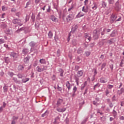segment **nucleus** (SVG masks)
<instances>
[{
	"mask_svg": "<svg viewBox=\"0 0 124 124\" xmlns=\"http://www.w3.org/2000/svg\"><path fill=\"white\" fill-rule=\"evenodd\" d=\"M124 93V88H122L120 90V93H119V94H122V93Z\"/></svg>",
	"mask_w": 124,
	"mask_h": 124,
	"instance_id": "nucleus-64",
	"label": "nucleus"
},
{
	"mask_svg": "<svg viewBox=\"0 0 124 124\" xmlns=\"http://www.w3.org/2000/svg\"><path fill=\"white\" fill-rule=\"evenodd\" d=\"M29 45L31 47H34V46H35V45H36V43H35V42H34L33 41H31V42H30L29 43Z\"/></svg>",
	"mask_w": 124,
	"mask_h": 124,
	"instance_id": "nucleus-30",
	"label": "nucleus"
},
{
	"mask_svg": "<svg viewBox=\"0 0 124 124\" xmlns=\"http://www.w3.org/2000/svg\"><path fill=\"white\" fill-rule=\"evenodd\" d=\"M0 27L1 29H6L7 28V24L5 23L1 22L0 24Z\"/></svg>",
	"mask_w": 124,
	"mask_h": 124,
	"instance_id": "nucleus-13",
	"label": "nucleus"
},
{
	"mask_svg": "<svg viewBox=\"0 0 124 124\" xmlns=\"http://www.w3.org/2000/svg\"><path fill=\"white\" fill-rule=\"evenodd\" d=\"M75 17V14L73 13V12L70 13L69 15H68L66 18V20L67 22H70V21H72L73 19H74Z\"/></svg>",
	"mask_w": 124,
	"mask_h": 124,
	"instance_id": "nucleus-1",
	"label": "nucleus"
},
{
	"mask_svg": "<svg viewBox=\"0 0 124 124\" xmlns=\"http://www.w3.org/2000/svg\"><path fill=\"white\" fill-rule=\"evenodd\" d=\"M93 70L94 71V76H95V75H96V74H97V71L96 70V68H93Z\"/></svg>",
	"mask_w": 124,
	"mask_h": 124,
	"instance_id": "nucleus-57",
	"label": "nucleus"
},
{
	"mask_svg": "<svg viewBox=\"0 0 124 124\" xmlns=\"http://www.w3.org/2000/svg\"><path fill=\"white\" fill-rule=\"evenodd\" d=\"M57 111H58V112H59L60 113H62V112H64V111H65V110H66V108H57Z\"/></svg>",
	"mask_w": 124,
	"mask_h": 124,
	"instance_id": "nucleus-28",
	"label": "nucleus"
},
{
	"mask_svg": "<svg viewBox=\"0 0 124 124\" xmlns=\"http://www.w3.org/2000/svg\"><path fill=\"white\" fill-rule=\"evenodd\" d=\"M117 18H118L117 15H115L114 14H111L109 18L110 23L111 24H113V23H116Z\"/></svg>",
	"mask_w": 124,
	"mask_h": 124,
	"instance_id": "nucleus-4",
	"label": "nucleus"
},
{
	"mask_svg": "<svg viewBox=\"0 0 124 124\" xmlns=\"http://www.w3.org/2000/svg\"><path fill=\"white\" fill-rule=\"evenodd\" d=\"M112 114L113 115V117L114 118H116V117H117V116L118 115V113L116 110H115V108H114L112 111Z\"/></svg>",
	"mask_w": 124,
	"mask_h": 124,
	"instance_id": "nucleus-34",
	"label": "nucleus"
},
{
	"mask_svg": "<svg viewBox=\"0 0 124 124\" xmlns=\"http://www.w3.org/2000/svg\"><path fill=\"white\" fill-rule=\"evenodd\" d=\"M13 80L14 82H15V83H16V84H18L19 85H20V84L21 83V81H20V80H18V78H17L13 77Z\"/></svg>",
	"mask_w": 124,
	"mask_h": 124,
	"instance_id": "nucleus-17",
	"label": "nucleus"
},
{
	"mask_svg": "<svg viewBox=\"0 0 124 124\" xmlns=\"http://www.w3.org/2000/svg\"><path fill=\"white\" fill-rule=\"evenodd\" d=\"M12 22L14 25H18L19 27L23 26V23H21L22 20L20 19L15 18L12 20Z\"/></svg>",
	"mask_w": 124,
	"mask_h": 124,
	"instance_id": "nucleus-2",
	"label": "nucleus"
},
{
	"mask_svg": "<svg viewBox=\"0 0 124 124\" xmlns=\"http://www.w3.org/2000/svg\"><path fill=\"white\" fill-rule=\"evenodd\" d=\"M106 101H107L108 104H109V103L112 102V101H111V99L110 98L106 99Z\"/></svg>",
	"mask_w": 124,
	"mask_h": 124,
	"instance_id": "nucleus-61",
	"label": "nucleus"
},
{
	"mask_svg": "<svg viewBox=\"0 0 124 124\" xmlns=\"http://www.w3.org/2000/svg\"><path fill=\"white\" fill-rule=\"evenodd\" d=\"M38 72H42L47 69V67L44 66H41V67L37 66L36 67Z\"/></svg>",
	"mask_w": 124,
	"mask_h": 124,
	"instance_id": "nucleus-7",
	"label": "nucleus"
},
{
	"mask_svg": "<svg viewBox=\"0 0 124 124\" xmlns=\"http://www.w3.org/2000/svg\"><path fill=\"white\" fill-rule=\"evenodd\" d=\"M29 81H30V78H27L22 79V83H27V82H29Z\"/></svg>",
	"mask_w": 124,
	"mask_h": 124,
	"instance_id": "nucleus-33",
	"label": "nucleus"
},
{
	"mask_svg": "<svg viewBox=\"0 0 124 124\" xmlns=\"http://www.w3.org/2000/svg\"><path fill=\"white\" fill-rule=\"evenodd\" d=\"M56 55L57 57H60V56H61V49H58Z\"/></svg>",
	"mask_w": 124,
	"mask_h": 124,
	"instance_id": "nucleus-46",
	"label": "nucleus"
},
{
	"mask_svg": "<svg viewBox=\"0 0 124 124\" xmlns=\"http://www.w3.org/2000/svg\"><path fill=\"white\" fill-rule=\"evenodd\" d=\"M50 19L51 20H52V21H53V22H56L57 21H58V18L55 17V16L54 15H51L50 16Z\"/></svg>",
	"mask_w": 124,
	"mask_h": 124,
	"instance_id": "nucleus-22",
	"label": "nucleus"
},
{
	"mask_svg": "<svg viewBox=\"0 0 124 124\" xmlns=\"http://www.w3.org/2000/svg\"><path fill=\"white\" fill-rule=\"evenodd\" d=\"M114 39L113 38H112V39H110L108 41V43H109V44H113V43H114Z\"/></svg>",
	"mask_w": 124,
	"mask_h": 124,
	"instance_id": "nucleus-45",
	"label": "nucleus"
},
{
	"mask_svg": "<svg viewBox=\"0 0 124 124\" xmlns=\"http://www.w3.org/2000/svg\"><path fill=\"white\" fill-rule=\"evenodd\" d=\"M66 87L67 89V90L66 91L67 93H69V92L70 91V90H71L72 88V84H70V82L69 81H67L65 83Z\"/></svg>",
	"mask_w": 124,
	"mask_h": 124,
	"instance_id": "nucleus-5",
	"label": "nucleus"
},
{
	"mask_svg": "<svg viewBox=\"0 0 124 124\" xmlns=\"http://www.w3.org/2000/svg\"><path fill=\"white\" fill-rule=\"evenodd\" d=\"M30 59H31V57L30 56H27L26 58L24 59V62L25 63H28L30 62Z\"/></svg>",
	"mask_w": 124,
	"mask_h": 124,
	"instance_id": "nucleus-18",
	"label": "nucleus"
},
{
	"mask_svg": "<svg viewBox=\"0 0 124 124\" xmlns=\"http://www.w3.org/2000/svg\"><path fill=\"white\" fill-rule=\"evenodd\" d=\"M117 35V31L115 30H113L111 34H110L109 36L110 37H115Z\"/></svg>",
	"mask_w": 124,
	"mask_h": 124,
	"instance_id": "nucleus-20",
	"label": "nucleus"
},
{
	"mask_svg": "<svg viewBox=\"0 0 124 124\" xmlns=\"http://www.w3.org/2000/svg\"><path fill=\"white\" fill-rule=\"evenodd\" d=\"M82 11L85 13H88V12H89V7H88V6L86 7L83 6L82 7Z\"/></svg>",
	"mask_w": 124,
	"mask_h": 124,
	"instance_id": "nucleus-14",
	"label": "nucleus"
},
{
	"mask_svg": "<svg viewBox=\"0 0 124 124\" xmlns=\"http://www.w3.org/2000/svg\"><path fill=\"white\" fill-rule=\"evenodd\" d=\"M39 62L42 64H46V60L45 59H40Z\"/></svg>",
	"mask_w": 124,
	"mask_h": 124,
	"instance_id": "nucleus-31",
	"label": "nucleus"
},
{
	"mask_svg": "<svg viewBox=\"0 0 124 124\" xmlns=\"http://www.w3.org/2000/svg\"><path fill=\"white\" fill-rule=\"evenodd\" d=\"M99 35H93V37L94 39H98Z\"/></svg>",
	"mask_w": 124,
	"mask_h": 124,
	"instance_id": "nucleus-59",
	"label": "nucleus"
},
{
	"mask_svg": "<svg viewBox=\"0 0 124 124\" xmlns=\"http://www.w3.org/2000/svg\"><path fill=\"white\" fill-rule=\"evenodd\" d=\"M74 8V6L73 5H72L68 9V12H70L72 10H73Z\"/></svg>",
	"mask_w": 124,
	"mask_h": 124,
	"instance_id": "nucleus-44",
	"label": "nucleus"
},
{
	"mask_svg": "<svg viewBox=\"0 0 124 124\" xmlns=\"http://www.w3.org/2000/svg\"><path fill=\"white\" fill-rule=\"evenodd\" d=\"M83 74H84V71L83 70L78 71L77 72V76H78V77H82V76H83Z\"/></svg>",
	"mask_w": 124,
	"mask_h": 124,
	"instance_id": "nucleus-12",
	"label": "nucleus"
},
{
	"mask_svg": "<svg viewBox=\"0 0 124 124\" xmlns=\"http://www.w3.org/2000/svg\"><path fill=\"white\" fill-rule=\"evenodd\" d=\"M29 20H30V16H29L28 15H26V17L25 18V23H27Z\"/></svg>",
	"mask_w": 124,
	"mask_h": 124,
	"instance_id": "nucleus-40",
	"label": "nucleus"
},
{
	"mask_svg": "<svg viewBox=\"0 0 124 124\" xmlns=\"http://www.w3.org/2000/svg\"><path fill=\"white\" fill-rule=\"evenodd\" d=\"M29 50L28 48H23V49L22 50V54H23V55H27V54L29 53Z\"/></svg>",
	"mask_w": 124,
	"mask_h": 124,
	"instance_id": "nucleus-19",
	"label": "nucleus"
},
{
	"mask_svg": "<svg viewBox=\"0 0 124 124\" xmlns=\"http://www.w3.org/2000/svg\"><path fill=\"white\" fill-rule=\"evenodd\" d=\"M8 75H9L10 77H13L14 75H15V74H14L13 72H8Z\"/></svg>",
	"mask_w": 124,
	"mask_h": 124,
	"instance_id": "nucleus-38",
	"label": "nucleus"
},
{
	"mask_svg": "<svg viewBox=\"0 0 124 124\" xmlns=\"http://www.w3.org/2000/svg\"><path fill=\"white\" fill-rule=\"evenodd\" d=\"M79 78L78 76H75L74 79L75 80L76 82H79Z\"/></svg>",
	"mask_w": 124,
	"mask_h": 124,
	"instance_id": "nucleus-50",
	"label": "nucleus"
},
{
	"mask_svg": "<svg viewBox=\"0 0 124 124\" xmlns=\"http://www.w3.org/2000/svg\"><path fill=\"white\" fill-rule=\"evenodd\" d=\"M5 15L6 14L5 13H3L2 14L1 16V19H2V21H4V18H5Z\"/></svg>",
	"mask_w": 124,
	"mask_h": 124,
	"instance_id": "nucleus-48",
	"label": "nucleus"
},
{
	"mask_svg": "<svg viewBox=\"0 0 124 124\" xmlns=\"http://www.w3.org/2000/svg\"><path fill=\"white\" fill-rule=\"evenodd\" d=\"M107 88L108 90H111L112 88H114V85L108 84L107 86Z\"/></svg>",
	"mask_w": 124,
	"mask_h": 124,
	"instance_id": "nucleus-43",
	"label": "nucleus"
},
{
	"mask_svg": "<svg viewBox=\"0 0 124 124\" xmlns=\"http://www.w3.org/2000/svg\"><path fill=\"white\" fill-rule=\"evenodd\" d=\"M77 91V87L76 86H74L73 88V92L70 93L71 97L72 98H74L75 96H76V92Z\"/></svg>",
	"mask_w": 124,
	"mask_h": 124,
	"instance_id": "nucleus-6",
	"label": "nucleus"
},
{
	"mask_svg": "<svg viewBox=\"0 0 124 124\" xmlns=\"http://www.w3.org/2000/svg\"><path fill=\"white\" fill-rule=\"evenodd\" d=\"M48 9H46V11L48 13H50L51 12V5H48Z\"/></svg>",
	"mask_w": 124,
	"mask_h": 124,
	"instance_id": "nucleus-55",
	"label": "nucleus"
},
{
	"mask_svg": "<svg viewBox=\"0 0 124 124\" xmlns=\"http://www.w3.org/2000/svg\"><path fill=\"white\" fill-rule=\"evenodd\" d=\"M10 56L13 58L14 61H17L19 58V53L13 51L11 52Z\"/></svg>",
	"mask_w": 124,
	"mask_h": 124,
	"instance_id": "nucleus-3",
	"label": "nucleus"
},
{
	"mask_svg": "<svg viewBox=\"0 0 124 124\" xmlns=\"http://www.w3.org/2000/svg\"><path fill=\"white\" fill-rule=\"evenodd\" d=\"M29 5H31V1H29L28 2H27L26 3V5L25 8H28V7H29Z\"/></svg>",
	"mask_w": 124,
	"mask_h": 124,
	"instance_id": "nucleus-52",
	"label": "nucleus"
},
{
	"mask_svg": "<svg viewBox=\"0 0 124 124\" xmlns=\"http://www.w3.org/2000/svg\"><path fill=\"white\" fill-rule=\"evenodd\" d=\"M81 13H82V12H79L78 14V15L76 16V18H81V17H83L84 16V15H85V14H82L80 15Z\"/></svg>",
	"mask_w": 124,
	"mask_h": 124,
	"instance_id": "nucleus-24",
	"label": "nucleus"
},
{
	"mask_svg": "<svg viewBox=\"0 0 124 124\" xmlns=\"http://www.w3.org/2000/svg\"><path fill=\"white\" fill-rule=\"evenodd\" d=\"M54 40H55V41H58L59 40V37L58 36V35H55V37H54Z\"/></svg>",
	"mask_w": 124,
	"mask_h": 124,
	"instance_id": "nucleus-62",
	"label": "nucleus"
},
{
	"mask_svg": "<svg viewBox=\"0 0 124 124\" xmlns=\"http://www.w3.org/2000/svg\"><path fill=\"white\" fill-rule=\"evenodd\" d=\"M62 102H63V99L59 98L57 100V103H56V105L57 106V107H60V106H61V105H62Z\"/></svg>",
	"mask_w": 124,
	"mask_h": 124,
	"instance_id": "nucleus-10",
	"label": "nucleus"
},
{
	"mask_svg": "<svg viewBox=\"0 0 124 124\" xmlns=\"http://www.w3.org/2000/svg\"><path fill=\"white\" fill-rule=\"evenodd\" d=\"M81 53H83V50L81 48H79L78 49L77 53L78 54H81Z\"/></svg>",
	"mask_w": 124,
	"mask_h": 124,
	"instance_id": "nucleus-42",
	"label": "nucleus"
},
{
	"mask_svg": "<svg viewBox=\"0 0 124 124\" xmlns=\"http://www.w3.org/2000/svg\"><path fill=\"white\" fill-rule=\"evenodd\" d=\"M49 115V111L48 110H46L45 112L42 114V117H46Z\"/></svg>",
	"mask_w": 124,
	"mask_h": 124,
	"instance_id": "nucleus-32",
	"label": "nucleus"
},
{
	"mask_svg": "<svg viewBox=\"0 0 124 124\" xmlns=\"http://www.w3.org/2000/svg\"><path fill=\"white\" fill-rule=\"evenodd\" d=\"M84 37L85 38V40H88V42H90L91 40H92V37H91V35L88 33H86L84 35Z\"/></svg>",
	"mask_w": 124,
	"mask_h": 124,
	"instance_id": "nucleus-8",
	"label": "nucleus"
},
{
	"mask_svg": "<svg viewBox=\"0 0 124 124\" xmlns=\"http://www.w3.org/2000/svg\"><path fill=\"white\" fill-rule=\"evenodd\" d=\"M60 120H61V118H60V117L59 116L56 117L54 119V122H53V124H59V123H58V121H60Z\"/></svg>",
	"mask_w": 124,
	"mask_h": 124,
	"instance_id": "nucleus-25",
	"label": "nucleus"
},
{
	"mask_svg": "<svg viewBox=\"0 0 124 124\" xmlns=\"http://www.w3.org/2000/svg\"><path fill=\"white\" fill-rule=\"evenodd\" d=\"M79 69H80V66H79L76 65L75 66V71H78V70H79Z\"/></svg>",
	"mask_w": 124,
	"mask_h": 124,
	"instance_id": "nucleus-47",
	"label": "nucleus"
},
{
	"mask_svg": "<svg viewBox=\"0 0 124 124\" xmlns=\"http://www.w3.org/2000/svg\"><path fill=\"white\" fill-rule=\"evenodd\" d=\"M2 11H5L7 10V8H6V7H5V6H2Z\"/></svg>",
	"mask_w": 124,
	"mask_h": 124,
	"instance_id": "nucleus-58",
	"label": "nucleus"
},
{
	"mask_svg": "<svg viewBox=\"0 0 124 124\" xmlns=\"http://www.w3.org/2000/svg\"><path fill=\"white\" fill-rule=\"evenodd\" d=\"M108 105L109 108H113V107L114 106V104H113V103H112V102H111L110 103L108 104Z\"/></svg>",
	"mask_w": 124,
	"mask_h": 124,
	"instance_id": "nucleus-51",
	"label": "nucleus"
},
{
	"mask_svg": "<svg viewBox=\"0 0 124 124\" xmlns=\"http://www.w3.org/2000/svg\"><path fill=\"white\" fill-rule=\"evenodd\" d=\"M72 44L73 46H76V45H77V41L76 39L72 40Z\"/></svg>",
	"mask_w": 124,
	"mask_h": 124,
	"instance_id": "nucleus-35",
	"label": "nucleus"
},
{
	"mask_svg": "<svg viewBox=\"0 0 124 124\" xmlns=\"http://www.w3.org/2000/svg\"><path fill=\"white\" fill-rule=\"evenodd\" d=\"M111 100H112V102H114V101H116V100H117L116 99V95H114L113 96V97L111 98Z\"/></svg>",
	"mask_w": 124,
	"mask_h": 124,
	"instance_id": "nucleus-54",
	"label": "nucleus"
},
{
	"mask_svg": "<svg viewBox=\"0 0 124 124\" xmlns=\"http://www.w3.org/2000/svg\"><path fill=\"white\" fill-rule=\"evenodd\" d=\"M99 34H100V31H97L96 30L93 31V35H99Z\"/></svg>",
	"mask_w": 124,
	"mask_h": 124,
	"instance_id": "nucleus-29",
	"label": "nucleus"
},
{
	"mask_svg": "<svg viewBox=\"0 0 124 124\" xmlns=\"http://www.w3.org/2000/svg\"><path fill=\"white\" fill-rule=\"evenodd\" d=\"M77 29H78V26L77 25L74 26L72 28V31L71 32L74 33V32H75V31H76V30H77Z\"/></svg>",
	"mask_w": 124,
	"mask_h": 124,
	"instance_id": "nucleus-21",
	"label": "nucleus"
},
{
	"mask_svg": "<svg viewBox=\"0 0 124 124\" xmlns=\"http://www.w3.org/2000/svg\"><path fill=\"white\" fill-rule=\"evenodd\" d=\"M4 32L6 34H12L13 33V31H12V30L10 29H7L5 30Z\"/></svg>",
	"mask_w": 124,
	"mask_h": 124,
	"instance_id": "nucleus-16",
	"label": "nucleus"
},
{
	"mask_svg": "<svg viewBox=\"0 0 124 124\" xmlns=\"http://www.w3.org/2000/svg\"><path fill=\"white\" fill-rule=\"evenodd\" d=\"M85 54H86L87 57H89V56H90L91 55V52H90V51H86L85 52Z\"/></svg>",
	"mask_w": 124,
	"mask_h": 124,
	"instance_id": "nucleus-63",
	"label": "nucleus"
},
{
	"mask_svg": "<svg viewBox=\"0 0 124 124\" xmlns=\"http://www.w3.org/2000/svg\"><path fill=\"white\" fill-rule=\"evenodd\" d=\"M106 62H103L101 65V70H103V68L106 66Z\"/></svg>",
	"mask_w": 124,
	"mask_h": 124,
	"instance_id": "nucleus-39",
	"label": "nucleus"
},
{
	"mask_svg": "<svg viewBox=\"0 0 124 124\" xmlns=\"http://www.w3.org/2000/svg\"><path fill=\"white\" fill-rule=\"evenodd\" d=\"M16 76L18 77V79H22V78H24V75L21 73L17 74Z\"/></svg>",
	"mask_w": 124,
	"mask_h": 124,
	"instance_id": "nucleus-26",
	"label": "nucleus"
},
{
	"mask_svg": "<svg viewBox=\"0 0 124 124\" xmlns=\"http://www.w3.org/2000/svg\"><path fill=\"white\" fill-rule=\"evenodd\" d=\"M99 81L100 83H107V82H108V80H107L106 78L104 77H102L100 78H99Z\"/></svg>",
	"mask_w": 124,
	"mask_h": 124,
	"instance_id": "nucleus-9",
	"label": "nucleus"
},
{
	"mask_svg": "<svg viewBox=\"0 0 124 124\" xmlns=\"http://www.w3.org/2000/svg\"><path fill=\"white\" fill-rule=\"evenodd\" d=\"M109 4H114L115 3V0H108Z\"/></svg>",
	"mask_w": 124,
	"mask_h": 124,
	"instance_id": "nucleus-41",
	"label": "nucleus"
},
{
	"mask_svg": "<svg viewBox=\"0 0 124 124\" xmlns=\"http://www.w3.org/2000/svg\"><path fill=\"white\" fill-rule=\"evenodd\" d=\"M19 119V116H13V120L17 121Z\"/></svg>",
	"mask_w": 124,
	"mask_h": 124,
	"instance_id": "nucleus-49",
	"label": "nucleus"
},
{
	"mask_svg": "<svg viewBox=\"0 0 124 124\" xmlns=\"http://www.w3.org/2000/svg\"><path fill=\"white\" fill-rule=\"evenodd\" d=\"M3 93H7L8 91V86H6V85H4L3 88Z\"/></svg>",
	"mask_w": 124,
	"mask_h": 124,
	"instance_id": "nucleus-27",
	"label": "nucleus"
},
{
	"mask_svg": "<svg viewBox=\"0 0 124 124\" xmlns=\"http://www.w3.org/2000/svg\"><path fill=\"white\" fill-rule=\"evenodd\" d=\"M25 68V67L23 65H19L18 66V71H23Z\"/></svg>",
	"mask_w": 124,
	"mask_h": 124,
	"instance_id": "nucleus-23",
	"label": "nucleus"
},
{
	"mask_svg": "<svg viewBox=\"0 0 124 124\" xmlns=\"http://www.w3.org/2000/svg\"><path fill=\"white\" fill-rule=\"evenodd\" d=\"M51 79H52V81H55L56 79H57L56 75H53L51 77Z\"/></svg>",
	"mask_w": 124,
	"mask_h": 124,
	"instance_id": "nucleus-53",
	"label": "nucleus"
},
{
	"mask_svg": "<svg viewBox=\"0 0 124 124\" xmlns=\"http://www.w3.org/2000/svg\"><path fill=\"white\" fill-rule=\"evenodd\" d=\"M3 60L7 64H8L10 62V59L8 57H4Z\"/></svg>",
	"mask_w": 124,
	"mask_h": 124,
	"instance_id": "nucleus-15",
	"label": "nucleus"
},
{
	"mask_svg": "<svg viewBox=\"0 0 124 124\" xmlns=\"http://www.w3.org/2000/svg\"><path fill=\"white\" fill-rule=\"evenodd\" d=\"M111 92L108 89H106L105 93V95L107 96V97H111Z\"/></svg>",
	"mask_w": 124,
	"mask_h": 124,
	"instance_id": "nucleus-11",
	"label": "nucleus"
},
{
	"mask_svg": "<svg viewBox=\"0 0 124 124\" xmlns=\"http://www.w3.org/2000/svg\"><path fill=\"white\" fill-rule=\"evenodd\" d=\"M5 42L4 39L1 38L0 39V44H3Z\"/></svg>",
	"mask_w": 124,
	"mask_h": 124,
	"instance_id": "nucleus-56",
	"label": "nucleus"
},
{
	"mask_svg": "<svg viewBox=\"0 0 124 124\" xmlns=\"http://www.w3.org/2000/svg\"><path fill=\"white\" fill-rule=\"evenodd\" d=\"M48 38L51 39L53 37V32H52V31H49L48 33Z\"/></svg>",
	"mask_w": 124,
	"mask_h": 124,
	"instance_id": "nucleus-36",
	"label": "nucleus"
},
{
	"mask_svg": "<svg viewBox=\"0 0 124 124\" xmlns=\"http://www.w3.org/2000/svg\"><path fill=\"white\" fill-rule=\"evenodd\" d=\"M26 29V28L25 27H22L20 29H18L17 30H16V32H17V33H19L20 32V31H24V30Z\"/></svg>",
	"mask_w": 124,
	"mask_h": 124,
	"instance_id": "nucleus-37",
	"label": "nucleus"
},
{
	"mask_svg": "<svg viewBox=\"0 0 124 124\" xmlns=\"http://www.w3.org/2000/svg\"><path fill=\"white\" fill-rule=\"evenodd\" d=\"M102 5L103 7H106V6H107V3H106V2H103L102 3Z\"/></svg>",
	"mask_w": 124,
	"mask_h": 124,
	"instance_id": "nucleus-60",
	"label": "nucleus"
}]
</instances>
